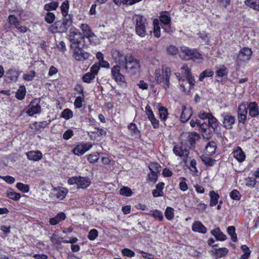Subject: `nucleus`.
I'll list each match as a JSON object with an SVG mask.
<instances>
[{
  "mask_svg": "<svg viewBox=\"0 0 259 259\" xmlns=\"http://www.w3.org/2000/svg\"><path fill=\"white\" fill-rule=\"evenodd\" d=\"M171 70L169 68L162 65L161 68H157L155 71V79L158 84H162L163 87L167 89L170 84L169 77Z\"/></svg>",
  "mask_w": 259,
  "mask_h": 259,
  "instance_id": "1",
  "label": "nucleus"
},
{
  "mask_svg": "<svg viewBox=\"0 0 259 259\" xmlns=\"http://www.w3.org/2000/svg\"><path fill=\"white\" fill-rule=\"evenodd\" d=\"M126 57L123 63L124 68L127 73L132 74L136 73L139 71L140 66L139 60L131 53L126 54Z\"/></svg>",
  "mask_w": 259,
  "mask_h": 259,
  "instance_id": "2",
  "label": "nucleus"
},
{
  "mask_svg": "<svg viewBox=\"0 0 259 259\" xmlns=\"http://www.w3.org/2000/svg\"><path fill=\"white\" fill-rule=\"evenodd\" d=\"M181 69L184 70L183 74L187 79L186 80H183V83H180V86L184 92L189 93L190 92L189 89L194 85L195 80L187 65H184Z\"/></svg>",
  "mask_w": 259,
  "mask_h": 259,
  "instance_id": "3",
  "label": "nucleus"
},
{
  "mask_svg": "<svg viewBox=\"0 0 259 259\" xmlns=\"http://www.w3.org/2000/svg\"><path fill=\"white\" fill-rule=\"evenodd\" d=\"M71 16L63 18L62 21H58L52 26V31L53 33L65 32L72 25Z\"/></svg>",
  "mask_w": 259,
  "mask_h": 259,
  "instance_id": "4",
  "label": "nucleus"
},
{
  "mask_svg": "<svg viewBox=\"0 0 259 259\" xmlns=\"http://www.w3.org/2000/svg\"><path fill=\"white\" fill-rule=\"evenodd\" d=\"M133 20L136 23L137 34L141 37H144L147 34V23L146 19L142 16L136 15Z\"/></svg>",
  "mask_w": 259,
  "mask_h": 259,
  "instance_id": "5",
  "label": "nucleus"
},
{
  "mask_svg": "<svg viewBox=\"0 0 259 259\" xmlns=\"http://www.w3.org/2000/svg\"><path fill=\"white\" fill-rule=\"evenodd\" d=\"M181 50L188 57L189 59H191L198 63L202 62L203 59L202 55L196 50L190 49L185 46H182Z\"/></svg>",
  "mask_w": 259,
  "mask_h": 259,
  "instance_id": "6",
  "label": "nucleus"
},
{
  "mask_svg": "<svg viewBox=\"0 0 259 259\" xmlns=\"http://www.w3.org/2000/svg\"><path fill=\"white\" fill-rule=\"evenodd\" d=\"M68 38L71 42V48L77 47L84 38L82 34L79 31L71 30L68 34Z\"/></svg>",
  "mask_w": 259,
  "mask_h": 259,
  "instance_id": "7",
  "label": "nucleus"
},
{
  "mask_svg": "<svg viewBox=\"0 0 259 259\" xmlns=\"http://www.w3.org/2000/svg\"><path fill=\"white\" fill-rule=\"evenodd\" d=\"M121 66L117 64L111 68V76L112 78L119 84L122 85L125 83V78L120 73Z\"/></svg>",
  "mask_w": 259,
  "mask_h": 259,
  "instance_id": "8",
  "label": "nucleus"
},
{
  "mask_svg": "<svg viewBox=\"0 0 259 259\" xmlns=\"http://www.w3.org/2000/svg\"><path fill=\"white\" fill-rule=\"evenodd\" d=\"M248 103L243 102L239 105L238 108V120L239 123H244L247 118Z\"/></svg>",
  "mask_w": 259,
  "mask_h": 259,
  "instance_id": "9",
  "label": "nucleus"
},
{
  "mask_svg": "<svg viewBox=\"0 0 259 259\" xmlns=\"http://www.w3.org/2000/svg\"><path fill=\"white\" fill-rule=\"evenodd\" d=\"M71 49L73 50V57L77 61H83L88 59L89 57V54L84 52L78 46Z\"/></svg>",
  "mask_w": 259,
  "mask_h": 259,
  "instance_id": "10",
  "label": "nucleus"
},
{
  "mask_svg": "<svg viewBox=\"0 0 259 259\" xmlns=\"http://www.w3.org/2000/svg\"><path fill=\"white\" fill-rule=\"evenodd\" d=\"M221 116L223 118V126L227 129H231L235 123V117L229 113H223Z\"/></svg>",
  "mask_w": 259,
  "mask_h": 259,
  "instance_id": "11",
  "label": "nucleus"
},
{
  "mask_svg": "<svg viewBox=\"0 0 259 259\" xmlns=\"http://www.w3.org/2000/svg\"><path fill=\"white\" fill-rule=\"evenodd\" d=\"M93 145L91 143H81L76 145L73 150V153L77 156H81L89 150Z\"/></svg>",
  "mask_w": 259,
  "mask_h": 259,
  "instance_id": "12",
  "label": "nucleus"
},
{
  "mask_svg": "<svg viewBox=\"0 0 259 259\" xmlns=\"http://www.w3.org/2000/svg\"><path fill=\"white\" fill-rule=\"evenodd\" d=\"M112 57L115 62L119 64H122L126 59V54L123 52L116 49H112L111 52Z\"/></svg>",
  "mask_w": 259,
  "mask_h": 259,
  "instance_id": "13",
  "label": "nucleus"
},
{
  "mask_svg": "<svg viewBox=\"0 0 259 259\" xmlns=\"http://www.w3.org/2000/svg\"><path fill=\"white\" fill-rule=\"evenodd\" d=\"M40 110V106L39 105L37 100L35 99L28 106L26 113L28 115L32 116L35 114L39 113Z\"/></svg>",
  "mask_w": 259,
  "mask_h": 259,
  "instance_id": "14",
  "label": "nucleus"
},
{
  "mask_svg": "<svg viewBox=\"0 0 259 259\" xmlns=\"http://www.w3.org/2000/svg\"><path fill=\"white\" fill-rule=\"evenodd\" d=\"M192 115V109L190 106L183 105L182 112L180 116V120L182 122L187 121Z\"/></svg>",
  "mask_w": 259,
  "mask_h": 259,
  "instance_id": "15",
  "label": "nucleus"
},
{
  "mask_svg": "<svg viewBox=\"0 0 259 259\" xmlns=\"http://www.w3.org/2000/svg\"><path fill=\"white\" fill-rule=\"evenodd\" d=\"M68 193L67 189L64 187L55 188L53 189V195L59 200H63Z\"/></svg>",
  "mask_w": 259,
  "mask_h": 259,
  "instance_id": "16",
  "label": "nucleus"
},
{
  "mask_svg": "<svg viewBox=\"0 0 259 259\" xmlns=\"http://www.w3.org/2000/svg\"><path fill=\"white\" fill-rule=\"evenodd\" d=\"M27 158L30 160L37 161L41 159L42 154L39 151H31L26 153Z\"/></svg>",
  "mask_w": 259,
  "mask_h": 259,
  "instance_id": "17",
  "label": "nucleus"
},
{
  "mask_svg": "<svg viewBox=\"0 0 259 259\" xmlns=\"http://www.w3.org/2000/svg\"><path fill=\"white\" fill-rule=\"evenodd\" d=\"M192 230L195 232L205 234L207 229L205 227L200 221L194 222L192 226Z\"/></svg>",
  "mask_w": 259,
  "mask_h": 259,
  "instance_id": "18",
  "label": "nucleus"
},
{
  "mask_svg": "<svg viewBox=\"0 0 259 259\" xmlns=\"http://www.w3.org/2000/svg\"><path fill=\"white\" fill-rule=\"evenodd\" d=\"M251 55V50L248 48H244L240 51L239 57L241 60L244 61H248L250 59Z\"/></svg>",
  "mask_w": 259,
  "mask_h": 259,
  "instance_id": "19",
  "label": "nucleus"
},
{
  "mask_svg": "<svg viewBox=\"0 0 259 259\" xmlns=\"http://www.w3.org/2000/svg\"><path fill=\"white\" fill-rule=\"evenodd\" d=\"M249 109V115L251 117H255L259 114L258 106L255 102H250L248 103Z\"/></svg>",
  "mask_w": 259,
  "mask_h": 259,
  "instance_id": "20",
  "label": "nucleus"
},
{
  "mask_svg": "<svg viewBox=\"0 0 259 259\" xmlns=\"http://www.w3.org/2000/svg\"><path fill=\"white\" fill-rule=\"evenodd\" d=\"M234 157L239 162L243 161L245 158V155L241 148H237L233 152Z\"/></svg>",
  "mask_w": 259,
  "mask_h": 259,
  "instance_id": "21",
  "label": "nucleus"
},
{
  "mask_svg": "<svg viewBox=\"0 0 259 259\" xmlns=\"http://www.w3.org/2000/svg\"><path fill=\"white\" fill-rule=\"evenodd\" d=\"M78 180L77 187L79 188L85 189L88 188L91 184L89 179L85 177H79Z\"/></svg>",
  "mask_w": 259,
  "mask_h": 259,
  "instance_id": "22",
  "label": "nucleus"
},
{
  "mask_svg": "<svg viewBox=\"0 0 259 259\" xmlns=\"http://www.w3.org/2000/svg\"><path fill=\"white\" fill-rule=\"evenodd\" d=\"M211 234L220 241H224L227 239V236L220 230L219 228H215L211 231Z\"/></svg>",
  "mask_w": 259,
  "mask_h": 259,
  "instance_id": "23",
  "label": "nucleus"
},
{
  "mask_svg": "<svg viewBox=\"0 0 259 259\" xmlns=\"http://www.w3.org/2000/svg\"><path fill=\"white\" fill-rule=\"evenodd\" d=\"M160 22L165 25H169L170 23L171 18L170 14L167 12H163L160 16Z\"/></svg>",
  "mask_w": 259,
  "mask_h": 259,
  "instance_id": "24",
  "label": "nucleus"
},
{
  "mask_svg": "<svg viewBox=\"0 0 259 259\" xmlns=\"http://www.w3.org/2000/svg\"><path fill=\"white\" fill-rule=\"evenodd\" d=\"M244 3L250 8L259 11V0H245Z\"/></svg>",
  "mask_w": 259,
  "mask_h": 259,
  "instance_id": "25",
  "label": "nucleus"
},
{
  "mask_svg": "<svg viewBox=\"0 0 259 259\" xmlns=\"http://www.w3.org/2000/svg\"><path fill=\"white\" fill-rule=\"evenodd\" d=\"M209 194L210 198L209 205L210 206L216 205L218 203V199L219 198V194L213 191H211Z\"/></svg>",
  "mask_w": 259,
  "mask_h": 259,
  "instance_id": "26",
  "label": "nucleus"
},
{
  "mask_svg": "<svg viewBox=\"0 0 259 259\" xmlns=\"http://www.w3.org/2000/svg\"><path fill=\"white\" fill-rule=\"evenodd\" d=\"M208 121V123H206L207 125V127L210 126L213 130H215L218 127L219 125V122L217 119L214 117L211 114H210V115L209 116Z\"/></svg>",
  "mask_w": 259,
  "mask_h": 259,
  "instance_id": "27",
  "label": "nucleus"
},
{
  "mask_svg": "<svg viewBox=\"0 0 259 259\" xmlns=\"http://www.w3.org/2000/svg\"><path fill=\"white\" fill-rule=\"evenodd\" d=\"M90 133V137L92 139L93 137H94V139H96L97 137L105 136L106 134V132L102 128H95Z\"/></svg>",
  "mask_w": 259,
  "mask_h": 259,
  "instance_id": "28",
  "label": "nucleus"
},
{
  "mask_svg": "<svg viewBox=\"0 0 259 259\" xmlns=\"http://www.w3.org/2000/svg\"><path fill=\"white\" fill-rule=\"evenodd\" d=\"M173 151L174 153L179 156H188L189 152L186 149H183L181 147L176 146L174 147Z\"/></svg>",
  "mask_w": 259,
  "mask_h": 259,
  "instance_id": "29",
  "label": "nucleus"
},
{
  "mask_svg": "<svg viewBox=\"0 0 259 259\" xmlns=\"http://www.w3.org/2000/svg\"><path fill=\"white\" fill-rule=\"evenodd\" d=\"M217 145L214 142L211 141L207 143L205 149L209 155H211L215 152Z\"/></svg>",
  "mask_w": 259,
  "mask_h": 259,
  "instance_id": "30",
  "label": "nucleus"
},
{
  "mask_svg": "<svg viewBox=\"0 0 259 259\" xmlns=\"http://www.w3.org/2000/svg\"><path fill=\"white\" fill-rule=\"evenodd\" d=\"M128 128L132 136L135 138H139L140 137V132L138 130L136 125L134 123H131L128 126Z\"/></svg>",
  "mask_w": 259,
  "mask_h": 259,
  "instance_id": "31",
  "label": "nucleus"
},
{
  "mask_svg": "<svg viewBox=\"0 0 259 259\" xmlns=\"http://www.w3.org/2000/svg\"><path fill=\"white\" fill-rule=\"evenodd\" d=\"M69 6L68 2L67 1H65L62 3L61 6V10L63 18H66L67 16H71L70 15L68 14Z\"/></svg>",
  "mask_w": 259,
  "mask_h": 259,
  "instance_id": "32",
  "label": "nucleus"
},
{
  "mask_svg": "<svg viewBox=\"0 0 259 259\" xmlns=\"http://www.w3.org/2000/svg\"><path fill=\"white\" fill-rule=\"evenodd\" d=\"M58 0H53L52 2L47 4L44 6L46 11L55 10L58 6Z\"/></svg>",
  "mask_w": 259,
  "mask_h": 259,
  "instance_id": "33",
  "label": "nucleus"
},
{
  "mask_svg": "<svg viewBox=\"0 0 259 259\" xmlns=\"http://www.w3.org/2000/svg\"><path fill=\"white\" fill-rule=\"evenodd\" d=\"M213 71L212 70L210 69H206L200 74L199 80L202 81L204 78L206 77H211L213 75Z\"/></svg>",
  "mask_w": 259,
  "mask_h": 259,
  "instance_id": "34",
  "label": "nucleus"
},
{
  "mask_svg": "<svg viewBox=\"0 0 259 259\" xmlns=\"http://www.w3.org/2000/svg\"><path fill=\"white\" fill-rule=\"evenodd\" d=\"M190 125L194 127L196 124L200 127L202 130L205 131L207 128V125L205 122H201L200 120L196 119L195 121L192 120L190 122Z\"/></svg>",
  "mask_w": 259,
  "mask_h": 259,
  "instance_id": "35",
  "label": "nucleus"
},
{
  "mask_svg": "<svg viewBox=\"0 0 259 259\" xmlns=\"http://www.w3.org/2000/svg\"><path fill=\"white\" fill-rule=\"evenodd\" d=\"M8 21L9 24L14 27H18L20 25L19 22L16 16L13 15H9L8 17Z\"/></svg>",
  "mask_w": 259,
  "mask_h": 259,
  "instance_id": "36",
  "label": "nucleus"
},
{
  "mask_svg": "<svg viewBox=\"0 0 259 259\" xmlns=\"http://www.w3.org/2000/svg\"><path fill=\"white\" fill-rule=\"evenodd\" d=\"M227 232L230 235L233 242L237 241V234L235 233V228L234 226H230L227 228Z\"/></svg>",
  "mask_w": 259,
  "mask_h": 259,
  "instance_id": "37",
  "label": "nucleus"
},
{
  "mask_svg": "<svg viewBox=\"0 0 259 259\" xmlns=\"http://www.w3.org/2000/svg\"><path fill=\"white\" fill-rule=\"evenodd\" d=\"M26 94V89L24 86H21L19 88L16 93V97L19 100L24 99Z\"/></svg>",
  "mask_w": 259,
  "mask_h": 259,
  "instance_id": "38",
  "label": "nucleus"
},
{
  "mask_svg": "<svg viewBox=\"0 0 259 259\" xmlns=\"http://www.w3.org/2000/svg\"><path fill=\"white\" fill-rule=\"evenodd\" d=\"M9 77L12 81H16L19 75L18 72L15 69H10L7 72Z\"/></svg>",
  "mask_w": 259,
  "mask_h": 259,
  "instance_id": "39",
  "label": "nucleus"
},
{
  "mask_svg": "<svg viewBox=\"0 0 259 259\" xmlns=\"http://www.w3.org/2000/svg\"><path fill=\"white\" fill-rule=\"evenodd\" d=\"M216 74L218 77H222L227 75L228 72L227 68L224 66H221L220 67L215 71Z\"/></svg>",
  "mask_w": 259,
  "mask_h": 259,
  "instance_id": "40",
  "label": "nucleus"
},
{
  "mask_svg": "<svg viewBox=\"0 0 259 259\" xmlns=\"http://www.w3.org/2000/svg\"><path fill=\"white\" fill-rule=\"evenodd\" d=\"M201 159L203 162L207 166H212L215 160L209 156L206 155H202Z\"/></svg>",
  "mask_w": 259,
  "mask_h": 259,
  "instance_id": "41",
  "label": "nucleus"
},
{
  "mask_svg": "<svg viewBox=\"0 0 259 259\" xmlns=\"http://www.w3.org/2000/svg\"><path fill=\"white\" fill-rule=\"evenodd\" d=\"M149 168L151 172L160 173L161 167L159 164L157 163H151L149 165Z\"/></svg>",
  "mask_w": 259,
  "mask_h": 259,
  "instance_id": "42",
  "label": "nucleus"
},
{
  "mask_svg": "<svg viewBox=\"0 0 259 259\" xmlns=\"http://www.w3.org/2000/svg\"><path fill=\"white\" fill-rule=\"evenodd\" d=\"M165 216L168 220H171L174 217V209L171 207H168L165 211Z\"/></svg>",
  "mask_w": 259,
  "mask_h": 259,
  "instance_id": "43",
  "label": "nucleus"
},
{
  "mask_svg": "<svg viewBox=\"0 0 259 259\" xmlns=\"http://www.w3.org/2000/svg\"><path fill=\"white\" fill-rule=\"evenodd\" d=\"M73 116V112L69 109H65L61 113V117L66 120L69 119Z\"/></svg>",
  "mask_w": 259,
  "mask_h": 259,
  "instance_id": "44",
  "label": "nucleus"
},
{
  "mask_svg": "<svg viewBox=\"0 0 259 259\" xmlns=\"http://www.w3.org/2000/svg\"><path fill=\"white\" fill-rule=\"evenodd\" d=\"M16 187L18 189L24 193L28 192L29 191V185L22 183H18L16 185Z\"/></svg>",
  "mask_w": 259,
  "mask_h": 259,
  "instance_id": "45",
  "label": "nucleus"
},
{
  "mask_svg": "<svg viewBox=\"0 0 259 259\" xmlns=\"http://www.w3.org/2000/svg\"><path fill=\"white\" fill-rule=\"evenodd\" d=\"M258 183L254 178H248L245 180V185L250 188H253Z\"/></svg>",
  "mask_w": 259,
  "mask_h": 259,
  "instance_id": "46",
  "label": "nucleus"
},
{
  "mask_svg": "<svg viewBox=\"0 0 259 259\" xmlns=\"http://www.w3.org/2000/svg\"><path fill=\"white\" fill-rule=\"evenodd\" d=\"M120 194L126 197L131 196L132 194V191L130 188L127 187H124L120 190Z\"/></svg>",
  "mask_w": 259,
  "mask_h": 259,
  "instance_id": "47",
  "label": "nucleus"
},
{
  "mask_svg": "<svg viewBox=\"0 0 259 259\" xmlns=\"http://www.w3.org/2000/svg\"><path fill=\"white\" fill-rule=\"evenodd\" d=\"M99 158V153L91 154L88 155V160L90 163H94L98 161Z\"/></svg>",
  "mask_w": 259,
  "mask_h": 259,
  "instance_id": "48",
  "label": "nucleus"
},
{
  "mask_svg": "<svg viewBox=\"0 0 259 259\" xmlns=\"http://www.w3.org/2000/svg\"><path fill=\"white\" fill-rule=\"evenodd\" d=\"M7 196L9 198L13 199L14 200H18L20 198V194L18 193H16L15 192L10 191L8 192Z\"/></svg>",
  "mask_w": 259,
  "mask_h": 259,
  "instance_id": "49",
  "label": "nucleus"
},
{
  "mask_svg": "<svg viewBox=\"0 0 259 259\" xmlns=\"http://www.w3.org/2000/svg\"><path fill=\"white\" fill-rule=\"evenodd\" d=\"M228 252V249L227 248H220L215 249V253L218 257H222L223 256L226 254Z\"/></svg>",
  "mask_w": 259,
  "mask_h": 259,
  "instance_id": "50",
  "label": "nucleus"
},
{
  "mask_svg": "<svg viewBox=\"0 0 259 259\" xmlns=\"http://www.w3.org/2000/svg\"><path fill=\"white\" fill-rule=\"evenodd\" d=\"M95 78V76L94 74L88 72L83 76L82 79L84 82L89 83L91 81L93 80Z\"/></svg>",
  "mask_w": 259,
  "mask_h": 259,
  "instance_id": "51",
  "label": "nucleus"
},
{
  "mask_svg": "<svg viewBox=\"0 0 259 259\" xmlns=\"http://www.w3.org/2000/svg\"><path fill=\"white\" fill-rule=\"evenodd\" d=\"M98 236V232L96 229H92L88 235V238L90 240H94Z\"/></svg>",
  "mask_w": 259,
  "mask_h": 259,
  "instance_id": "52",
  "label": "nucleus"
},
{
  "mask_svg": "<svg viewBox=\"0 0 259 259\" xmlns=\"http://www.w3.org/2000/svg\"><path fill=\"white\" fill-rule=\"evenodd\" d=\"M35 76V72L34 71H31L28 74H24L23 75V78L25 80L31 81Z\"/></svg>",
  "mask_w": 259,
  "mask_h": 259,
  "instance_id": "53",
  "label": "nucleus"
},
{
  "mask_svg": "<svg viewBox=\"0 0 259 259\" xmlns=\"http://www.w3.org/2000/svg\"><path fill=\"white\" fill-rule=\"evenodd\" d=\"M55 16L54 13L48 12L45 16V20L49 23H52L54 22Z\"/></svg>",
  "mask_w": 259,
  "mask_h": 259,
  "instance_id": "54",
  "label": "nucleus"
},
{
  "mask_svg": "<svg viewBox=\"0 0 259 259\" xmlns=\"http://www.w3.org/2000/svg\"><path fill=\"white\" fill-rule=\"evenodd\" d=\"M151 214L155 218L158 219L159 221H162L163 218V216L162 212L158 210H154L151 211Z\"/></svg>",
  "mask_w": 259,
  "mask_h": 259,
  "instance_id": "55",
  "label": "nucleus"
},
{
  "mask_svg": "<svg viewBox=\"0 0 259 259\" xmlns=\"http://www.w3.org/2000/svg\"><path fill=\"white\" fill-rule=\"evenodd\" d=\"M231 198L234 200H238L240 198V195L238 191L233 190L230 194Z\"/></svg>",
  "mask_w": 259,
  "mask_h": 259,
  "instance_id": "56",
  "label": "nucleus"
},
{
  "mask_svg": "<svg viewBox=\"0 0 259 259\" xmlns=\"http://www.w3.org/2000/svg\"><path fill=\"white\" fill-rule=\"evenodd\" d=\"M159 116L161 119L165 120L167 117V110L164 107H160L159 109Z\"/></svg>",
  "mask_w": 259,
  "mask_h": 259,
  "instance_id": "57",
  "label": "nucleus"
},
{
  "mask_svg": "<svg viewBox=\"0 0 259 259\" xmlns=\"http://www.w3.org/2000/svg\"><path fill=\"white\" fill-rule=\"evenodd\" d=\"M167 52L168 54L174 55L178 52V48L173 45H170L167 48Z\"/></svg>",
  "mask_w": 259,
  "mask_h": 259,
  "instance_id": "58",
  "label": "nucleus"
},
{
  "mask_svg": "<svg viewBox=\"0 0 259 259\" xmlns=\"http://www.w3.org/2000/svg\"><path fill=\"white\" fill-rule=\"evenodd\" d=\"M122 253L126 256L131 257L135 255V253L132 250L128 248H124L122 250Z\"/></svg>",
  "mask_w": 259,
  "mask_h": 259,
  "instance_id": "59",
  "label": "nucleus"
},
{
  "mask_svg": "<svg viewBox=\"0 0 259 259\" xmlns=\"http://www.w3.org/2000/svg\"><path fill=\"white\" fill-rule=\"evenodd\" d=\"M146 114L149 118V119H152L154 117V115L153 113V111L151 109L150 106L147 105L145 108Z\"/></svg>",
  "mask_w": 259,
  "mask_h": 259,
  "instance_id": "60",
  "label": "nucleus"
},
{
  "mask_svg": "<svg viewBox=\"0 0 259 259\" xmlns=\"http://www.w3.org/2000/svg\"><path fill=\"white\" fill-rule=\"evenodd\" d=\"M73 136V132L71 130L66 131L63 135V138L65 140H68Z\"/></svg>",
  "mask_w": 259,
  "mask_h": 259,
  "instance_id": "61",
  "label": "nucleus"
},
{
  "mask_svg": "<svg viewBox=\"0 0 259 259\" xmlns=\"http://www.w3.org/2000/svg\"><path fill=\"white\" fill-rule=\"evenodd\" d=\"M157 174L151 172L148 175V178L149 181L152 183H155L157 180Z\"/></svg>",
  "mask_w": 259,
  "mask_h": 259,
  "instance_id": "62",
  "label": "nucleus"
},
{
  "mask_svg": "<svg viewBox=\"0 0 259 259\" xmlns=\"http://www.w3.org/2000/svg\"><path fill=\"white\" fill-rule=\"evenodd\" d=\"M88 39L92 44L96 45L99 44V40L95 34H94L91 37H89Z\"/></svg>",
  "mask_w": 259,
  "mask_h": 259,
  "instance_id": "63",
  "label": "nucleus"
},
{
  "mask_svg": "<svg viewBox=\"0 0 259 259\" xmlns=\"http://www.w3.org/2000/svg\"><path fill=\"white\" fill-rule=\"evenodd\" d=\"M153 34L154 36L158 38L160 36V29L158 25H155L154 27Z\"/></svg>",
  "mask_w": 259,
  "mask_h": 259,
  "instance_id": "64",
  "label": "nucleus"
}]
</instances>
